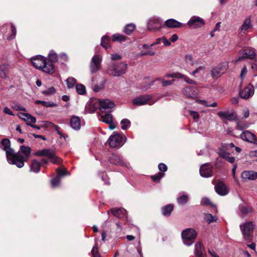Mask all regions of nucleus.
<instances>
[{"instance_id": "f257e3e1", "label": "nucleus", "mask_w": 257, "mask_h": 257, "mask_svg": "<svg viewBox=\"0 0 257 257\" xmlns=\"http://www.w3.org/2000/svg\"><path fill=\"white\" fill-rule=\"evenodd\" d=\"M31 62L36 68L47 73H53L55 71L54 65L47 62L46 58L38 55L31 58Z\"/></svg>"}, {"instance_id": "f03ea898", "label": "nucleus", "mask_w": 257, "mask_h": 257, "mask_svg": "<svg viewBox=\"0 0 257 257\" xmlns=\"http://www.w3.org/2000/svg\"><path fill=\"white\" fill-rule=\"evenodd\" d=\"M127 67V64L124 62H113L109 64L106 72L110 76L119 77L126 73Z\"/></svg>"}, {"instance_id": "7ed1b4c3", "label": "nucleus", "mask_w": 257, "mask_h": 257, "mask_svg": "<svg viewBox=\"0 0 257 257\" xmlns=\"http://www.w3.org/2000/svg\"><path fill=\"white\" fill-rule=\"evenodd\" d=\"M20 149L21 152L15 153L14 161L11 164L15 165L19 168H21L24 166V162L28 160L31 151L30 147L24 146H21Z\"/></svg>"}, {"instance_id": "20e7f679", "label": "nucleus", "mask_w": 257, "mask_h": 257, "mask_svg": "<svg viewBox=\"0 0 257 257\" xmlns=\"http://www.w3.org/2000/svg\"><path fill=\"white\" fill-rule=\"evenodd\" d=\"M255 225L252 221H247L240 224L239 227L244 239L250 242L253 237Z\"/></svg>"}, {"instance_id": "39448f33", "label": "nucleus", "mask_w": 257, "mask_h": 257, "mask_svg": "<svg viewBox=\"0 0 257 257\" xmlns=\"http://www.w3.org/2000/svg\"><path fill=\"white\" fill-rule=\"evenodd\" d=\"M35 155L39 157H47L53 164L60 165L62 162V159L57 156L54 151L45 149L39 150L35 153Z\"/></svg>"}, {"instance_id": "423d86ee", "label": "nucleus", "mask_w": 257, "mask_h": 257, "mask_svg": "<svg viewBox=\"0 0 257 257\" xmlns=\"http://www.w3.org/2000/svg\"><path fill=\"white\" fill-rule=\"evenodd\" d=\"M181 236L184 244L190 246L194 242L197 232L193 228H187L182 231Z\"/></svg>"}, {"instance_id": "0eeeda50", "label": "nucleus", "mask_w": 257, "mask_h": 257, "mask_svg": "<svg viewBox=\"0 0 257 257\" xmlns=\"http://www.w3.org/2000/svg\"><path fill=\"white\" fill-rule=\"evenodd\" d=\"M1 144L3 147V150L6 152L8 162L11 164L14 161L15 154L14 150L11 148V142L9 139L5 138L1 141Z\"/></svg>"}, {"instance_id": "6e6552de", "label": "nucleus", "mask_w": 257, "mask_h": 257, "mask_svg": "<svg viewBox=\"0 0 257 257\" xmlns=\"http://www.w3.org/2000/svg\"><path fill=\"white\" fill-rule=\"evenodd\" d=\"M122 134L113 132L109 137L108 142L111 148H120L124 144Z\"/></svg>"}, {"instance_id": "1a4fd4ad", "label": "nucleus", "mask_w": 257, "mask_h": 257, "mask_svg": "<svg viewBox=\"0 0 257 257\" xmlns=\"http://www.w3.org/2000/svg\"><path fill=\"white\" fill-rule=\"evenodd\" d=\"M228 68V64L226 62L222 63L218 66L212 68L210 71L211 77L214 79H218L225 72Z\"/></svg>"}, {"instance_id": "9d476101", "label": "nucleus", "mask_w": 257, "mask_h": 257, "mask_svg": "<svg viewBox=\"0 0 257 257\" xmlns=\"http://www.w3.org/2000/svg\"><path fill=\"white\" fill-rule=\"evenodd\" d=\"M162 27V21L158 18L153 17L148 22L147 27L149 30L156 31L160 30Z\"/></svg>"}, {"instance_id": "9b49d317", "label": "nucleus", "mask_w": 257, "mask_h": 257, "mask_svg": "<svg viewBox=\"0 0 257 257\" xmlns=\"http://www.w3.org/2000/svg\"><path fill=\"white\" fill-rule=\"evenodd\" d=\"M182 92L186 97L191 98H197L199 94L196 86H187L182 90Z\"/></svg>"}, {"instance_id": "f8f14e48", "label": "nucleus", "mask_w": 257, "mask_h": 257, "mask_svg": "<svg viewBox=\"0 0 257 257\" xmlns=\"http://www.w3.org/2000/svg\"><path fill=\"white\" fill-rule=\"evenodd\" d=\"M101 61L102 58L99 55H96L92 57L90 64V71L92 73H94L99 70Z\"/></svg>"}, {"instance_id": "ddd939ff", "label": "nucleus", "mask_w": 257, "mask_h": 257, "mask_svg": "<svg viewBox=\"0 0 257 257\" xmlns=\"http://www.w3.org/2000/svg\"><path fill=\"white\" fill-rule=\"evenodd\" d=\"M241 53L242 56L239 57L237 61H240L244 58L253 59L255 58V53L253 48L251 47H246L242 50Z\"/></svg>"}, {"instance_id": "4468645a", "label": "nucleus", "mask_w": 257, "mask_h": 257, "mask_svg": "<svg viewBox=\"0 0 257 257\" xmlns=\"http://www.w3.org/2000/svg\"><path fill=\"white\" fill-rule=\"evenodd\" d=\"M151 96L150 95H142L137 97L133 100V103L137 105H143L146 104L151 105L154 102L150 103L149 101L151 99Z\"/></svg>"}, {"instance_id": "2eb2a0df", "label": "nucleus", "mask_w": 257, "mask_h": 257, "mask_svg": "<svg viewBox=\"0 0 257 257\" xmlns=\"http://www.w3.org/2000/svg\"><path fill=\"white\" fill-rule=\"evenodd\" d=\"M254 94V86L252 85L249 84L245 86L239 92V95L243 99H248L252 96Z\"/></svg>"}, {"instance_id": "dca6fc26", "label": "nucleus", "mask_w": 257, "mask_h": 257, "mask_svg": "<svg viewBox=\"0 0 257 257\" xmlns=\"http://www.w3.org/2000/svg\"><path fill=\"white\" fill-rule=\"evenodd\" d=\"M200 175L205 178H208L212 175V167L209 163H206L200 167Z\"/></svg>"}, {"instance_id": "f3484780", "label": "nucleus", "mask_w": 257, "mask_h": 257, "mask_svg": "<svg viewBox=\"0 0 257 257\" xmlns=\"http://www.w3.org/2000/svg\"><path fill=\"white\" fill-rule=\"evenodd\" d=\"M100 110L101 112H105L106 110L110 111L114 106V102L108 99H100Z\"/></svg>"}, {"instance_id": "a211bd4d", "label": "nucleus", "mask_w": 257, "mask_h": 257, "mask_svg": "<svg viewBox=\"0 0 257 257\" xmlns=\"http://www.w3.org/2000/svg\"><path fill=\"white\" fill-rule=\"evenodd\" d=\"M240 138L241 139L246 142L257 144V139L255 135L248 131L242 132L240 135Z\"/></svg>"}, {"instance_id": "6ab92c4d", "label": "nucleus", "mask_w": 257, "mask_h": 257, "mask_svg": "<svg viewBox=\"0 0 257 257\" xmlns=\"http://www.w3.org/2000/svg\"><path fill=\"white\" fill-rule=\"evenodd\" d=\"M189 27L193 28L201 27L204 24V20L196 16L192 17L188 22Z\"/></svg>"}, {"instance_id": "aec40b11", "label": "nucleus", "mask_w": 257, "mask_h": 257, "mask_svg": "<svg viewBox=\"0 0 257 257\" xmlns=\"http://www.w3.org/2000/svg\"><path fill=\"white\" fill-rule=\"evenodd\" d=\"M194 253L196 257H207L204 246L200 241L196 243Z\"/></svg>"}, {"instance_id": "412c9836", "label": "nucleus", "mask_w": 257, "mask_h": 257, "mask_svg": "<svg viewBox=\"0 0 257 257\" xmlns=\"http://www.w3.org/2000/svg\"><path fill=\"white\" fill-rule=\"evenodd\" d=\"M241 178L243 181L247 180H254L257 179V172L253 171H244L241 174Z\"/></svg>"}, {"instance_id": "4be33fe9", "label": "nucleus", "mask_w": 257, "mask_h": 257, "mask_svg": "<svg viewBox=\"0 0 257 257\" xmlns=\"http://www.w3.org/2000/svg\"><path fill=\"white\" fill-rule=\"evenodd\" d=\"M239 213L242 216H244L252 212V208L245 203L240 204L238 207Z\"/></svg>"}, {"instance_id": "5701e85b", "label": "nucleus", "mask_w": 257, "mask_h": 257, "mask_svg": "<svg viewBox=\"0 0 257 257\" xmlns=\"http://www.w3.org/2000/svg\"><path fill=\"white\" fill-rule=\"evenodd\" d=\"M109 162L117 166H124L125 164L123 162L121 157L116 154H112L108 158Z\"/></svg>"}, {"instance_id": "b1692460", "label": "nucleus", "mask_w": 257, "mask_h": 257, "mask_svg": "<svg viewBox=\"0 0 257 257\" xmlns=\"http://www.w3.org/2000/svg\"><path fill=\"white\" fill-rule=\"evenodd\" d=\"M218 115L222 120H227L229 121L233 120L236 118V115L233 111L231 112L228 111H219L218 113Z\"/></svg>"}, {"instance_id": "393cba45", "label": "nucleus", "mask_w": 257, "mask_h": 257, "mask_svg": "<svg viewBox=\"0 0 257 257\" xmlns=\"http://www.w3.org/2000/svg\"><path fill=\"white\" fill-rule=\"evenodd\" d=\"M215 189L216 193L221 196L226 195L228 192L227 187L222 182L217 183L215 186Z\"/></svg>"}, {"instance_id": "a878e982", "label": "nucleus", "mask_w": 257, "mask_h": 257, "mask_svg": "<svg viewBox=\"0 0 257 257\" xmlns=\"http://www.w3.org/2000/svg\"><path fill=\"white\" fill-rule=\"evenodd\" d=\"M101 105L100 99L97 98H92L90 100L89 102V109L90 111L93 112L97 109H100V106Z\"/></svg>"}, {"instance_id": "bb28decb", "label": "nucleus", "mask_w": 257, "mask_h": 257, "mask_svg": "<svg viewBox=\"0 0 257 257\" xmlns=\"http://www.w3.org/2000/svg\"><path fill=\"white\" fill-rule=\"evenodd\" d=\"M98 116L99 120L107 124L112 122V115L110 113V111L101 112Z\"/></svg>"}, {"instance_id": "cd10ccee", "label": "nucleus", "mask_w": 257, "mask_h": 257, "mask_svg": "<svg viewBox=\"0 0 257 257\" xmlns=\"http://www.w3.org/2000/svg\"><path fill=\"white\" fill-rule=\"evenodd\" d=\"M111 212L115 216L121 218L126 215V211L123 208H112L107 211L108 214Z\"/></svg>"}, {"instance_id": "c85d7f7f", "label": "nucleus", "mask_w": 257, "mask_h": 257, "mask_svg": "<svg viewBox=\"0 0 257 257\" xmlns=\"http://www.w3.org/2000/svg\"><path fill=\"white\" fill-rule=\"evenodd\" d=\"M165 25L169 28H180L184 25L173 19H170L165 21Z\"/></svg>"}, {"instance_id": "c756f323", "label": "nucleus", "mask_w": 257, "mask_h": 257, "mask_svg": "<svg viewBox=\"0 0 257 257\" xmlns=\"http://www.w3.org/2000/svg\"><path fill=\"white\" fill-rule=\"evenodd\" d=\"M70 124L73 129L76 131L80 130L81 127L80 118L76 116H72L70 119Z\"/></svg>"}, {"instance_id": "7c9ffc66", "label": "nucleus", "mask_w": 257, "mask_h": 257, "mask_svg": "<svg viewBox=\"0 0 257 257\" xmlns=\"http://www.w3.org/2000/svg\"><path fill=\"white\" fill-rule=\"evenodd\" d=\"M189 200V196L185 192H180L179 197L177 199V203L181 205L186 204Z\"/></svg>"}, {"instance_id": "2f4dec72", "label": "nucleus", "mask_w": 257, "mask_h": 257, "mask_svg": "<svg viewBox=\"0 0 257 257\" xmlns=\"http://www.w3.org/2000/svg\"><path fill=\"white\" fill-rule=\"evenodd\" d=\"M251 27V20L250 17H247L244 20L241 27L240 31L243 33H245Z\"/></svg>"}, {"instance_id": "473e14b6", "label": "nucleus", "mask_w": 257, "mask_h": 257, "mask_svg": "<svg viewBox=\"0 0 257 257\" xmlns=\"http://www.w3.org/2000/svg\"><path fill=\"white\" fill-rule=\"evenodd\" d=\"M41 163L36 160H32L30 165V171L37 173L40 170Z\"/></svg>"}, {"instance_id": "72a5a7b5", "label": "nucleus", "mask_w": 257, "mask_h": 257, "mask_svg": "<svg viewBox=\"0 0 257 257\" xmlns=\"http://www.w3.org/2000/svg\"><path fill=\"white\" fill-rule=\"evenodd\" d=\"M9 69V66L6 64H3L0 66V77L5 78L7 77V72Z\"/></svg>"}, {"instance_id": "f704fd0d", "label": "nucleus", "mask_w": 257, "mask_h": 257, "mask_svg": "<svg viewBox=\"0 0 257 257\" xmlns=\"http://www.w3.org/2000/svg\"><path fill=\"white\" fill-rule=\"evenodd\" d=\"M58 58V57L57 54L53 50H51L48 55L49 61H47V62H49V63L53 65V63L57 61Z\"/></svg>"}, {"instance_id": "c9c22d12", "label": "nucleus", "mask_w": 257, "mask_h": 257, "mask_svg": "<svg viewBox=\"0 0 257 257\" xmlns=\"http://www.w3.org/2000/svg\"><path fill=\"white\" fill-rule=\"evenodd\" d=\"M173 207L172 204H169L163 207L162 209L163 214L166 216H169L173 211Z\"/></svg>"}, {"instance_id": "e433bc0d", "label": "nucleus", "mask_w": 257, "mask_h": 257, "mask_svg": "<svg viewBox=\"0 0 257 257\" xmlns=\"http://www.w3.org/2000/svg\"><path fill=\"white\" fill-rule=\"evenodd\" d=\"M185 61L187 66H193L196 63V61L193 56L190 54L185 55Z\"/></svg>"}, {"instance_id": "4c0bfd02", "label": "nucleus", "mask_w": 257, "mask_h": 257, "mask_svg": "<svg viewBox=\"0 0 257 257\" xmlns=\"http://www.w3.org/2000/svg\"><path fill=\"white\" fill-rule=\"evenodd\" d=\"M36 104L41 103L44 106L49 107H55L57 106V104L52 101H46L43 100H37L36 101Z\"/></svg>"}, {"instance_id": "58836bf2", "label": "nucleus", "mask_w": 257, "mask_h": 257, "mask_svg": "<svg viewBox=\"0 0 257 257\" xmlns=\"http://www.w3.org/2000/svg\"><path fill=\"white\" fill-rule=\"evenodd\" d=\"M109 40L107 36L105 35L103 36L101 38V45L105 49H107L108 48H110V46L109 44Z\"/></svg>"}, {"instance_id": "ea45409f", "label": "nucleus", "mask_w": 257, "mask_h": 257, "mask_svg": "<svg viewBox=\"0 0 257 257\" xmlns=\"http://www.w3.org/2000/svg\"><path fill=\"white\" fill-rule=\"evenodd\" d=\"M75 89L77 93L80 95H84L86 93L85 87L81 84H77L75 86Z\"/></svg>"}, {"instance_id": "a19ab883", "label": "nucleus", "mask_w": 257, "mask_h": 257, "mask_svg": "<svg viewBox=\"0 0 257 257\" xmlns=\"http://www.w3.org/2000/svg\"><path fill=\"white\" fill-rule=\"evenodd\" d=\"M135 27V25L133 24H127L124 28L123 31L126 34L130 35L134 31Z\"/></svg>"}, {"instance_id": "79ce46f5", "label": "nucleus", "mask_w": 257, "mask_h": 257, "mask_svg": "<svg viewBox=\"0 0 257 257\" xmlns=\"http://www.w3.org/2000/svg\"><path fill=\"white\" fill-rule=\"evenodd\" d=\"M126 40V37L123 35L119 34H115L112 36V41H119L122 42Z\"/></svg>"}, {"instance_id": "37998d69", "label": "nucleus", "mask_w": 257, "mask_h": 257, "mask_svg": "<svg viewBox=\"0 0 257 257\" xmlns=\"http://www.w3.org/2000/svg\"><path fill=\"white\" fill-rule=\"evenodd\" d=\"M120 123L121 124V128L123 130H127L131 125V121L126 118L122 119L120 121Z\"/></svg>"}, {"instance_id": "c03bdc74", "label": "nucleus", "mask_w": 257, "mask_h": 257, "mask_svg": "<svg viewBox=\"0 0 257 257\" xmlns=\"http://www.w3.org/2000/svg\"><path fill=\"white\" fill-rule=\"evenodd\" d=\"M227 149V146H225L224 145H222V147L219 148L218 151V153L220 157L223 158L222 155H225V156H227L229 155V153L226 150Z\"/></svg>"}, {"instance_id": "a18cd8bd", "label": "nucleus", "mask_w": 257, "mask_h": 257, "mask_svg": "<svg viewBox=\"0 0 257 257\" xmlns=\"http://www.w3.org/2000/svg\"><path fill=\"white\" fill-rule=\"evenodd\" d=\"M156 81H161L162 82V86L163 87H165V86L171 85L174 82V80H163V79L159 78H157L155 81H153L152 83H153ZM152 84H152L151 85H152Z\"/></svg>"}, {"instance_id": "49530a36", "label": "nucleus", "mask_w": 257, "mask_h": 257, "mask_svg": "<svg viewBox=\"0 0 257 257\" xmlns=\"http://www.w3.org/2000/svg\"><path fill=\"white\" fill-rule=\"evenodd\" d=\"M165 77L168 78H180L184 77V75L179 72L168 73L166 74Z\"/></svg>"}, {"instance_id": "de8ad7c7", "label": "nucleus", "mask_w": 257, "mask_h": 257, "mask_svg": "<svg viewBox=\"0 0 257 257\" xmlns=\"http://www.w3.org/2000/svg\"><path fill=\"white\" fill-rule=\"evenodd\" d=\"M164 176L163 172H159L157 174L151 176L152 180L155 182H159L161 178Z\"/></svg>"}, {"instance_id": "09e8293b", "label": "nucleus", "mask_w": 257, "mask_h": 257, "mask_svg": "<svg viewBox=\"0 0 257 257\" xmlns=\"http://www.w3.org/2000/svg\"><path fill=\"white\" fill-rule=\"evenodd\" d=\"M66 83L68 88H73L76 83V79L73 77H69L66 80Z\"/></svg>"}, {"instance_id": "8fccbe9b", "label": "nucleus", "mask_w": 257, "mask_h": 257, "mask_svg": "<svg viewBox=\"0 0 257 257\" xmlns=\"http://www.w3.org/2000/svg\"><path fill=\"white\" fill-rule=\"evenodd\" d=\"M56 172L57 177H58L59 178H60L61 177L69 175V174H67V171L66 169H62L59 168L56 169Z\"/></svg>"}, {"instance_id": "3c124183", "label": "nucleus", "mask_w": 257, "mask_h": 257, "mask_svg": "<svg viewBox=\"0 0 257 257\" xmlns=\"http://www.w3.org/2000/svg\"><path fill=\"white\" fill-rule=\"evenodd\" d=\"M60 183V178L58 177H55L51 181V186L52 188H56L58 186Z\"/></svg>"}, {"instance_id": "603ef678", "label": "nucleus", "mask_w": 257, "mask_h": 257, "mask_svg": "<svg viewBox=\"0 0 257 257\" xmlns=\"http://www.w3.org/2000/svg\"><path fill=\"white\" fill-rule=\"evenodd\" d=\"M204 219L208 223H210L212 222L216 221V219L215 217L211 214H206L205 215Z\"/></svg>"}, {"instance_id": "864d4df0", "label": "nucleus", "mask_w": 257, "mask_h": 257, "mask_svg": "<svg viewBox=\"0 0 257 257\" xmlns=\"http://www.w3.org/2000/svg\"><path fill=\"white\" fill-rule=\"evenodd\" d=\"M91 253L92 257H101L96 244L93 247Z\"/></svg>"}, {"instance_id": "5fc2aeb1", "label": "nucleus", "mask_w": 257, "mask_h": 257, "mask_svg": "<svg viewBox=\"0 0 257 257\" xmlns=\"http://www.w3.org/2000/svg\"><path fill=\"white\" fill-rule=\"evenodd\" d=\"M56 90L54 87H51L49 88L47 90H44L42 91V93L45 95H50L55 93Z\"/></svg>"}, {"instance_id": "6e6d98bb", "label": "nucleus", "mask_w": 257, "mask_h": 257, "mask_svg": "<svg viewBox=\"0 0 257 257\" xmlns=\"http://www.w3.org/2000/svg\"><path fill=\"white\" fill-rule=\"evenodd\" d=\"M25 121L26 122V123L28 122L29 123H35L36 122V118L34 116L29 114L28 115H27Z\"/></svg>"}, {"instance_id": "4d7b16f0", "label": "nucleus", "mask_w": 257, "mask_h": 257, "mask_svg": "<svg viewBox=\"0 0 257 257\" xmlns=\"http://www.w3.org/2000/svg\"><path fill=\"white\" fill-rule=\"evenodd\" d=\"M11 27H12V34L11 35H10V36H9L8 37V39L9 40H12L14 39L16 36V33H17L16 29L13 25H12Z\"/></svg>"}, {"instance_id": "13d9d810", "label": "nucleus", "mask_w": 257, "mask_h": 257, "mask_svg": "<svg viewBox=\"0 0 257 257\" xmlns=\"http://www.w3.org/2000/svg\"><path fill=\"white\" fill-rule=\"evenodd\" d=\"M223 158L226 160L227 162H228L230 163L233 164L235 162V158L232 156H229L228 155L227 156H225V155H222Z\"/></svg>"}, {"instance_id": "bf43d9fd", "label": "nucleus", "mask_w": 257, "mask_h": 257, "mask_svg": "<svg viewBox=\"0 0 257 257\" xmlns=\"http://www.w3.org/2000/svg\"><path fill=\"white\" fill-rule=\"evenodd\" d=\"M181 78H183L184 79V81L189 84H193L195 85L197 84V82L195 81H194L190 78H189L188 77L184 75V77H181Z\"/></svg>"}, {"instance_id": "052dcab7", "label": "nucleus", "mask_w": 257, "mask_h": 257, "mask_svg": "<svg viewBox=\"0 0 257 257\" xmlns=\"http://www.w3.org/2000/svg\"><path fill=\"white\" fill-rule=\"evenodd\" d=\"M159 170L161 171L165 172L167 170V166L164 163H160L158 165Z\"/></svg>"}, {"instance_id": "680f3d73", "label": "nucleus", "mask_w": 257, "mask_h": 257, "mask_svg": "<svg viewBox=\"0 0 257 257\" xmlns=\"http://www.w3.org/2000/svg\"><path fill=\"white\" fill-rule=\"evenodd\" d=\"M247 68H246V66H244L242 68L241 73H240V78L242 80L244 78L245 75L247 74Z\"/></svg>"}, {"instance_id": "e2e57ef3", "label": "nucleus", "mask_w": 257, "mask_h": 257, "mask_svg": "<svg viewBox=\"0 0 257 257\" xmlns=\"http://www.w3.org/2000/svg\"><path fill=\"white\" fill-rule=\"evenodd\" d=\"M122 58L121 55L118 54H112L111 55V59L112 60H118Z\"/></svg>"}, {"instance_id": "0e129e2a", "label": "nucleus", "mask_w": 257, "mask_h": 257, "mask_svg": "<svg viewBox=\"0 0 257 257\" xmlns=\"http://www.w3.org/2000/svg\"><path fill=\"white\" fill-rule=\"evenodd\" d=\"M13 107L14 109L17 110H25V108L21 106L20 104H14L13 105Z\"/></svg>"}, {"instance_id": "69168bd1", "label": "nucleus", "mask_w": 257, "mask_h": 257, "mask_svg": "<svg viewBox=\"0 0 257 257\" xmlns=\"http://www.w3.org/2000/svg\"><path fill=\"white\" fill-rule=\"evenodd\" d=\"M164 45L165 46H169L171 45V42L165 37H162V42Z\"/></svg>"}, {"instance_id": "338daca9", "label": "nucleus", "mask_w": 257, "mask_h": 257, "mask_svg": "<svg viewBox=\"0 0 257 257\" xmlns=\"http://www.w3.org/2000/svg\"><path fill=\"white\" fill-rule=\"evenodd\" d=\"M28 114H29V113H24V112H20L18 114V115L19 118H20L25 121V120L27 117V115H28Z\"/></svg>"}, {"instance_id": "774afa93", "label": "nucleus", "mask_w": 257, "mask_h": 257, "mask_svg": "<svg viewBox=\"0 0 257 257\" xmlns=\"http://www.w3.org/2000/svg\"><path fill=\"white\" fill-rule=\"evenodd\" d=\"M201 203L203 205H208L210 204V201L208 198L204 197L202 199Z\"/></svg>"}]
</instances>
